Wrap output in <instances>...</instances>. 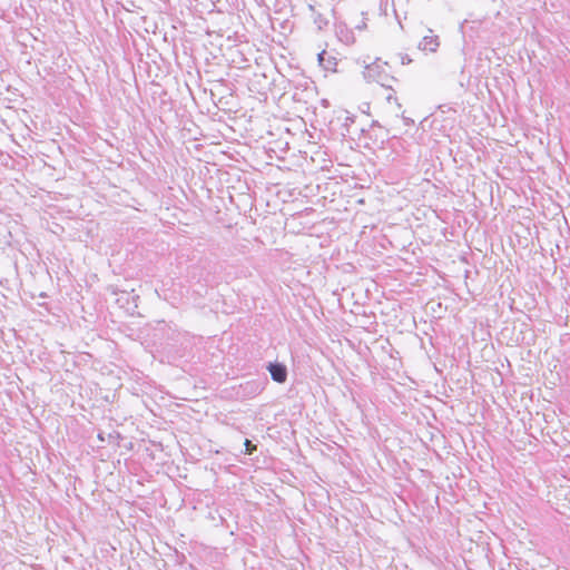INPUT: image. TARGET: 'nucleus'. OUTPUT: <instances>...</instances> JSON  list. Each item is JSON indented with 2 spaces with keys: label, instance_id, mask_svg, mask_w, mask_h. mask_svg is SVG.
<instances>
[{
  "label": "nucleus",
  "instance_id": "20e7f679",
  "mask_svg": "<svg viewBox=\"0 0 570 570\" xmlns=\"http://www.w3.org/2000/svg\"><path fill=\"white\" fill-rule=\"evenodd\" d=\"M440 46L438 36H425L419 43V49L423 51L435 52Z\"/></svg>",
  "mask_w": 570,
  "mask_h": 570
},
{
  "label": "nucleus",
  "instance_id": "423d86ee",
  "mask_svg": "<svg viewBox=\"0 0 570 570\" xmlns=\"http://www.w3.org/2000/svg\"><path fill=\"white\" fill-rule=\"evenodd\" d=\"M336 65H337V60H336V58H335V57H333V56L327 55V57L325 58V62L323 63V66H322V67H323L325 70H333V71H334V70H335Z\"/></svg>",
  "mask_w": 570,
  "mask_h": 570
},
{
  "label": "nucleus",
  "instance_id": "6e6552de",
  "mask_svg": "<svg viewBox=\"0 0 570 570\" xmlns=\"http://www.w3.org/2000/svg\"><path fill=\"white\" fill-rule=\"evenodd\" d=\"M399 57L402 65H410L412 62V59L407 53H399Z\"/></svg>",
  "mask_w": 570,
  "mask_h": 570
},
{
  "label": "nucleus",
  "instance_id": "39448f33",
  "mask_svg": "<svg viewBox=\"0 0 570 570\" xmlns=\"http://www.w3.org/2000/svg\"><path fill=\"white\" fill-rule=\"evenodd\" d=\"M308 10L312 12L313 21L318 30H323L327 27L328 20L321 12L316 11L315 4L309 3Z\"/></svg>",
  "mask_w": 570,
  "mask_h": 570
},
{
  "label": "nucleus",
  "instance_id": "9d476101",
  "mask_svg": "<svg viewBox=\"0 0 570 570\" xmlns=\"http://www.w3.org/2000/svg\"><path fill=\"white\" fill-rule=\"evenodd\" d=\"M327 57V52L325 50L321 51L318 55H317V59H318V62L321 66H323V63L325 62V58Z\"/></svg>",
  "mask_w": 570,
  "mask_h": 570
},
{
  "label": "nucleus",
  "instance_id": "9b49d317",
  "mask_svg": "<svg viewBox=\"0 0 570 570\" xmlns=\"http://www.w3.org/2000/svg\"><path fill=\"white\" fill-rule=\"evenodd\" d=\"M402 118H403L405 126H412L414 124L413 119H411L409 117L403 116Z\"/></svg>",
  "mask_w": 570,
  "mask_h": 570
},
{
  "label": "nucleus",
  "instance_id": "0eeeda50",
  "mask_svg": "<svg viewBox=\"0 0 570 570\" xmlns=\"http://www.w3.org/2000/svg\"><path fill=\"white\" fill-rule=\"evenodd\" d=\"M301 94H305L306 96H313L316 94V87L315 86H305V88L302 90Z\"/></svg>",
  "mask_w": 570,
  "mask_h": 570
},
{
  "label": "nucleus",
  "instance_id": "f257e3e1",
  "mask_svg": "<svg viewBox=\"0 0 570 570\" xmlns=\"http://www.w3.org/2000/svg\"><path fill=\"white\" fill-rule=\"evenodd\" d=\"M387 66V62H382L380 59H376L374 62L365 67L363 71L364 79L368 82H377L385 88H392V85L396 79L389 75L385 69Z\"/></svg>",
  "mask_w": 570,
  "mask_h": 570
},
{
  "label": "nucleus",
  "instance_id": "7ed1b4c3",
  "mask_svg": "<svg viewBox=\"0 0 570 570\" xmlns=\"http://www.w3.org/2000/svg\"><path fill=\"white\" fill-rule=\"evenodd\" d=\"M243 391V395L247 397H253L261 394L264 390V384L258 380L247 381L240 385Z\"/></svg>",
  "mask_w": 570,
  "mask_h": 570
},
{
  "label": "nucleus",
  "instance_id": "f03ea898",
  "mask_svg": "<svg viewBox=\"0 0 570 570\" xmlns=\"http://www.w3.org/2000/svg\"><path fill=\"white\" fill-rule=\"evenodd\" d=\"M274 382L283 384L287 380V367L281 362H269L266 366Z\"/></svg>",
  "mask_w": 570,
  "mask_h": 570
},
{
  "label": "nucleus",
  "instance_id": "1a4fd4ad",
  "mask_svg": "<svg viewBox=\"0 0 570 570\" xmlns=\"http://www.w3.org/2000/svg\"><path fill=\"white\" fill-rule=\"evenodd\" d=\"M246 453L252 454L256 450V445H254L249 440L245 441Z\"/></svg>",
  "mask_w": 570,
  "mask_h": 570
},
{
  "label": "nucleus",
  "instance_id": "f8f14e48",
  "mask_svg": "<svg viewBox=\"0 0 570 570\" xmlns=\"http://www.w3.org/2000/svg\"><path fill=\"white\" fill-rule=\"evenodd\" d=\"M293 99L296 100V101H301L302 100L301 94L295 91L294 95H293Z\"/></svg>",
  "mask_w": 570,
  "mask_h": 570
},
{
  "label": "nucleus",
  "instance_id": "ddd939ff",
  "mask_svg": "<svg viewBox=\"0 0 570 570\" xmlns=\"http://www.w3.org/2000/svg\"><path fill=\"white\" fill-rule=\"evenodd\" d=\"M322 105L327 107L328 106V101L326 99H322Z\"/></svg>",
  "mask_w": 570,
  "mask_h": 570
}]
</instances>
